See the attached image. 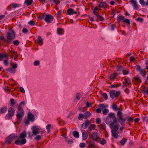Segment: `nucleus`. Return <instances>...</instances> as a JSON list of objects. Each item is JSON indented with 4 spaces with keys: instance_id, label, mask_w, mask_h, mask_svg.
<instances>
[{
    "instance_id": "f257e3e1",
    "label": "nucleus",
    "mask_w": 148,
    "mask_h": 148,
    "mask_svg": "<svg viewBox=\"0 0 148 148\" xmlns=\"http://www.w3.org/2000/svg\"><path fill=\"white\" fill-rule=\"evenodd\" d=\"M110 118H112L113 121V122L111 123L110 124V126L111 128V126L113 125L114 123H117V121L118 117H116L115 114L113 113H110L107 117L104 119L105 122L107 124H109L111 121Z\"/></svg>"
},
{
    "instance_id": "f03ea898",
    "label": "nucleus",
    "mask_w": 148,
    "mask_h": 148,
    "mask_svg": "<svg viewBox=\"0 0 148 148\" xmlns=\"http://www.w3.org/2000/svg\"><path fill=\"white\" fill-rule=\"evenodd\" d=\"M27 136L26 132L24 131L21 133L19 136L18 139L16 140L14 143L15 144L21 145L25 144L26 143V140L25 138Z\"/></svg>"
},
{
    "instance_id": "7ed1b4c3",
    "label": "nucleus",
    "mask_w": 148,
    "mask_h": 148,
    "mask_svg": "<svg viewBox=\"0 0 148 148\" xmlns=\"http://www.w3.org/2000/svg\"><path fill=\"white\" fill-rule=\"evenodd\" d=\"M117 116L118 117L117 123L119 122L123 126L120 128V130L122 131L125 128V121L126 119V118H123V113L121 111L117 112Z\"/></svg>"
},
{
    "instance_id": "20e7f679",
    "label": "nucleus",
    "mask_w": 148,
    "mask_h": 148,
    "mask_svg": "<svg viewBox=\"0 0 148 148\" xmlns=\"http://www.w3.org/2000/svg\"><path fill=\"white\" fill-rule=\"evenodd\" d=\"M7 39H6V44H9L12 42V41L15 38V34L13 30H11L8 32L6 34Z\"/></svg>"
},
{
    "instance_id": "39448f33",
    "label": "nucleus",
    "mask_w": 148,
    "mask_h": 148,
    "mask_svg": "<svg viewBox=\"0 0 148 148\" xmlns=\"http://www.w3.org/2000/svg\"><path fill=\"white\" fill-rule=\"evenodd\" d=\"M15 112L14 109L12 107L10 108L8 110L7 114L5 116L6 119L10 120L12 119V116L14 115Z\"/></svg>"
},
{
    "instance_id": "423d86ee",
    "label": "nucleus",
    "mask_w": 148,
    "mask_h": 148,
    "mask_svg": "<svg viewBox=\"0 0 148 148\" xmlns=\"http://www.w3.org/2000/svg\"><path fill=\"white\" fill-rule=\"evenodd\" d=\"M31 129L32 130V133L34 135H36L38 134L40 132H41L42 133H45L44 130H42L41 131H40V129L37 126L34 125L32 127Z\"/></svg>"
},
{
    "instance_id": "0eeeda50",
    "label": "nucleus",
    "mask_w": 148,
    "mask_h": 148,
    "mask_svg": "<svg viewBox=\"0 0 148 148\" xmlns=\"http://www.w3.org/2000/svg\"><path fill=\"white\" fill-rule=\"evenodd\" d=\"M110 97L112 99L114 97H118L120 95V92L119 91H116L115 90H112L109 92Z\"/></svg>"
},
{
    "instance_id": "6e6552de",
    "label": "nucleus",
    "mask_w": 148,
    "mask_h": 148,
    "mask_svg": "<svg viewBox=\"0 0 148 148\" xmlns=\"http://www.w3.org/2000/svg\"><path fill=\"white\" fill-rule=\"evenodd\" d=\"M15 135L14 134H12L8 136L5 139V142L8 145L11 144L12 141L15 138Z\"/></svg>"
},
{
    "instance_id": "1a4fd4ad",
    "label": "nucleus",
    "mask_w": 148,
    "mask_h": 148,
    "mask_svg": "<svg viewBox=\"0 0 148 148\" xmlns=\"http://www.w3.org/2000/svg\"><path fill=\"white\" fill-rule=\"evenodd\" d=\"M136 70L137 71L139 72L140 74L143 77H145V76L146 72L144 70V69H143L141 68L140 66L138 65H137L136 66Z\"/></svg>"
},
{
    "instance_id": "9d476101",
    "label": "nucleus",
    "mask_w": 148,
    "mask_h": 148,
    "mask_svg": "<svg viewBox=\"0 0 148 148\" xmlns=\"http://www.w3.org/2000/svg\"><path fill=\"white\" fill-rule=\"evenodd\" d=\"M25 112H16L17 122L18 123H20L22 120L23 117L24 115Z\"/></svg>"
},
{
    "instance_id": "9b49d317",
    "label": "nucleus",
    "mask_w": 148,
    "mask_h": 148,
    "mask_svg": "<svg viewBox=\"0 0 148 148\" xmlns=\"http://www.w3.org/2000/svg\"><path fill=\"white\" fill-rule=\"evenodd\" d=\"M131 84V81L129 77L125 78L124 81L123 82V85L122 86V88H123Z\"/></svg>"
},
{
    "instance_id": "f8f14e48",
    "label": "nucleus",
    "mask_w": 148,
    "mask_h": 148,
    "mask_svg": "<svg viewBox=\"0 0 148 148\" xmlns=\"http://www.w3.org/2000/svg\"><path fill=\"white\" fill-rule=\"evenodd\" d=\"M90 138L94 141H97L99 138L98 133L97 132H93L91 133Z\"/></svg>"
},
{
    "instance_id": "ddd939ff",
    "label": "nucleus",
    "mask_w": 148,
    "mask_h": 148,
    "mask_svg": "<svg viewBox=\"0 0 148 148\" xmlns=\"http://www.w3.org/2000/svg\"><path fill=\"white\" fill-rule=\"evenodd\" d=\"M53 18V16L48 14L46 15L45 21L47 23H49L51 22Z\"/></svg>"
},
{
    "instance_id": "4468645a",
    "label": "nucleus",
    "mask_w": 148,
    "mask_h": 148,
    "mask_svg": "<svg viewBox=\"0 0 148 148\" xmlns=\"http://www.w3.org/2000/svg\"><path fill=\"white\" fill-rule=\"evenodd\" d=\"M10 55L11 57H14V59L18 57L17 52L16 51H14V50H10Z\"/></svg>"
},
{
    "instance_id": "2eb2a0df",
    "label": "nucleus",
    "mask_w": 148,
    "mask_h": 148,
    "mask_svg": "<svg viewBox=\"0 0 148 148\" xmlns=\"http://www.w3.org/2000/svg\"><path fill=\"white\" fill-rule=\"evenodd\" d=\"M27 119L29 120L30 121H33L35 119V117L34 115L31 113H28L27 115Z\"/></svg>"
},
{
    "instance_id": "dca6fc26",
    "label": "nucleus",
    "mask_w": 148,
    "mask_h": 148,
    "mask_svg": "<svg viewBox=\"0 0 148 148\" xmlns=\"http://www.w3.org/2000/svg\"><path fill=\"white\" fill-rule=\"evenodd\" d=\"M96 127V125L95 124H91L88 127L87 131L88 132H91L95 130Z\"/></svg>"
},
{
    "instance_id": "f3484780",
    "label": "nucleus",
    "mask_w": 148,
    "mask_h": 148,
    "mask_svg": "<svg viewBox=\"0 0 148 148\" xmlns=\"http://www.w3.org/2000/svg\"><path fill=\"white\" fill-rule=\"evenodd\" d=\"M67 12L69 15H72L77 13V12H75L73 9L70 8L67 10Z\"/></svg>"
},
{
    "instance_id": "a211bd4d",
    "label": "nucleus",
    "mask_w": 148,
    "mask_h": 148,
    "mask_svg": "<svg viewBox=\"0 0 148 148\" xmlns=\"http://www.w3.org/2000/svg\"><path fill=\"white\" fill-rule=\"evenodd\" d=\"M99 6L103 8H106L107 5L106 2H103L100 3Z\"/></svg>"
},
{
    "instance_id": "6ab92c4d",
    "label": "nucleus",
    "mask_w": 148,
    "mask_h": 148,
    "mask_svg": "<svg viewBox=\"0 0 148 148\" xmlns=\"http://www.w3.org/2000/svg\"><path fill=\"white\" fill-rule=\"evenodd\" d=\"M118 75V73H114L112 74L110 77V79L111 80H112L116 78Z\"/></svg>"
},
{
    "instance_id": "aec40b11",
    "label": "nucleus",
    "mask_w": 148,
    "mask_h": 148,
    "mask_svg": "<svg viewBox=\"0 0 148 148\" xmlns=\"http://www.w3.org/2000/svg\"><path fill=\"white\" fill-rule=\"evenodd\" d=\"M82 139L83 140H86L88 137V134L86 131H84L82 133Z\"/></svg>"
},
{
    "instance_id": "412c9836",
    "label": "nucleus",
    "mask_w": 148,
    "mask_h": 148,
    "mask_svg": "<svg viewBox=\"0 0 148 148\" xmlns=\"http://www.w3.org/2000/svg\"><path fill=\"white\" fill-rule=\"evenodd\" d=\"M57 32L58 34L63 35L64 34V30L62 28H58L57 29Z\"/></svg>"
},
{
    "instance_id": "4be33fe9",
    "label": "nucleus",
    "mask_w": 148,
    "mask_h": 148,
    "mask_svg": "<svg viewBox=\"0 0 148 148\" xmlns=\"http://www.w3.org/2000/svg\"><path fill=\"white\" fill-rule=\"evenodd\" d=\"M6 70L9 72L11 73H14L16 71V70L12 68H8L6 69Z\"/></svg>"
},
{
    "instance_id": "5701e85b",
    "label": "nucleus",
    "mask_w": 148,
    "mask_h": 148,
    "mask_svg": "<svg viewBox=\"0 0 148 148\" xmlns=\"http://www.w3.org/2000/svg\"><path fill=\"white\" fill-rule=\"evenodd\" d=\"M38 43L40 45H42L43 44V40L41 37L39 36L38 38Z\"/></svg>"
},
{
    "instance_id": "b1692460",
    "label": "nucleus",
    "mask_w": 148,
    "mask_h": 148,
    "mask_svg": "<svg viewBox=\"0 0 148 148\" xmlns=\"http://www.w3.org/2000/svg\"><path fill=\"white\" fill-rule=\"evenodd\" d=\"M112 109L115 111H118V112L119 111H121V110H120V108H118L117 107V106L114 104H112Z\"/></svg>"
},
{
    "instance_id": "393cba45",
    "label": "nucleus",
    "mask_w": 148,
    "mask_h": 148,
    "mask_svg": "<svg viewBox=\"0 0 148 148\" xmlns=\"http://www.w3.org/2000/svg\"><path fill=\"white\" fill-rule=\"evenodd\" d=\"M85 119H87L91 115L90 113L88 111L86 112L84 114Z\"/></svg>"
},
{
    "instance_id": "a878e982",
    "label": "nucleus",
    "mask_w": 148,
    "mask_h": 148,
    "mask_svg": "<svg viewBox=\"0 0 148 148\" xmlns=\"http://www.w3.org/2000/svg\"><path fill=\"white\" fill-rule=\"evenodd\" d=\"M84 123V127L85 128H86L88 127L89 125H90L91 124V122L88 119H87L85 121Z\"/></svg>"
},
{
    "instance_id": "bb28decb",
    "label": "nucleus",
    "mask_w": 148,
    "mask_h": 148,
    "mask_svg": "<svg viewBox=\"0 0 148 148\" xmlns=\"http://www.w3.org/2000/svg\"><path fill=\"white\" fill-rule=\"evenodd\" d=\"M65 141L69 145H71L74 143V141L72 139L68 140L67 137H65Z\"/></svg>"
},
{
    "instance_id": "cd10ccee",
    "label": "nucleus",
    "mask_w": 148,
    "mask_h": 148,
    "mask_svg": "<svg viewBox=\"0 0 148 148\" xmlns=\"http://www.w3.org/2000/svg\"><path fill=\"white\" fill-rule=\"evenodd\" d=\"M90 148H95V145L93 141H90L89 143Z\"/></svg>"
},
{
    "instance_id": "c85d7f7f",
    "label": "nucleus",
    "mask_w": 148,
    "mask_h": 148,
    "mask_svg": "<svg viewBox=\"0 0 148 148\" xmlns=\"http://www.w3.org/2000/svg\"><path fill=\"white\" fill-rule=\"evenodd\" d=\"M73 135L75 138H78L79 137V132L77 131H75L73 132Z\"/></svg>"
},
{
    "instance_id": "c756f323",
    "label": "nucleus",
    "mask_w": 148,
    "mask_h": 148,
    "mask_svg": "<svg viewBox=\"0 0 148 148\" xmlns=\"http://www.w3.org/2000/svg\"><path fill=\"white\" fill-rule=\"evenodd\" d=\"M113 127V125L111 126V128H110L111 129H113V130H112L111 131L117 132L118 129V125L116 124L114 125V127Z\"/></svg>"
},
{
    "instance_id": "7c9ffc66",
    "label": "nucleus",
    "mask_w": 148,
    "mask_h": 148,
    "mask_svg": "<svg viewBox=\"0 0 148 148\" xmlns=\"http://www.w3.org/2000/svg\"><path fill=\"white\" fill-rule=\"evenodd\" d=\"M131 3L132 4L133 6L136 9H137V6L136 4V2L134 0H132L131 1Z\"/></svg>"
},
{
    "instance_id": "2f4dec72",
    "label": "nucleus",
    "mask_w": 148,
    "mask_h": 148,
    "mask_svg": "<svg viewBox=\"0 0 148 148\" xmlns=\"http://www.w3.org/2000/svg\"><path fill=\"white\" fill-rule=\"evenodd\" d=\"M99 9L97 7H95L94 8V10H93V13L96 16H97V15L98 14V12H99Z\"/></svg>"
},
{
    "instance_id": "473e14b6",
    "label": "nucleus",
    "mask_w": 148,
    "mask_h": 148,
    "mask_svg": "<svg viewBox=\"0 0 148 148\" xmlns=\"http://www.w3.org/2000/svg\"><path fill=\"white\" fill-rule=\"evenodd\" d=\"M17 109L18 110L16 112H25L23 109L21 107V106H18Z\"/></svg>"
},
{
    "instance_id": "72a5a7b5",
    "label": "nucleus",
    "mask_w": 148,
    "mask_h": 148,
    "mask_svg": "<svg viewBox=\"0 0 148 148\" xmlns=\"http://www.w3.org/2000/svg\"><path fill=\"white\" fill-rule=\"evenodd\" d=\"M46 15L45 14L40 13L38 18L40 19H42L45 18Z\"/></svg>"
},
{
    "instance_id": "f704fd0d",
    "label": "nucleus",
    "mask_w": 148,
    "mask_h": 148,
    "mask_svg": "<svg viewBox=\"0 0 148 148\" xmlns=\"http://www.w3.org/2000/svg\"><path fill=\"white\" fill-rule=\"evenodd\" d=\"M114 132L113 131H111L112 133V135L115 138H117L118 137V134L116 133L115 132Z\"/></svg>"
},
{
    "instance_id": "c9c22d12",
    "label": "nucleus",
    "mask_w": 148,
    "mask_h": 148,
    "mask_svg": "<svg viewBox=\"0 0 148 148\" xmlns=\"http://www.w3.org/2000/svg\"><path fill=\"white\" fill-rule=\"evenodd\" d=\"M108 105L105 106L104 104H100L98 105V107L101 108L102 109L108 107Z\"/></svg>"
},
{
    "instance_id": "e433bc0d",
    "label": "nucleus",
    "mask_w": 148,
    "mask_h": 148,
    "mask_svg": "<svg viewBox=\"0 0 148 148\" xmlns=\"http://www.w3.org/2000/svg\"><path fill=\"white\" fill-rule=\"evenodd\" d=\"M7 110V108L6 107H4L1 108L0 112L1 113H4Z\"/></svg>"
},
{
    "instance_id": "4c0bfd02",
    "label": "nucleus",
    "mask_w": 148,
    "mask_h": 148,
    "mask_svg": "<svg viewBox=\"0 0 148 148\" xmlns=\"http://www.w3.org/2000/svg\"><path fill=\"white\" fill-rule=\"evenodd\" d=\"M127 139L125 138H124L121 140L120 143L121 145H125V143L127 142Z\"/></svg>"
},
{
    "instance_id": "58836bf2",
    "label": "nucleus",
    "mask_w": 148,
    "mask_h": 148,
    "mask_svg": "<svg viewBox=\"0 0 148 148\" xmlns=\"http://www.w3.org/2000/svg\"><path fill=\"white\" fill-rule=\"evenodd\" d=\"M83 118L84 119V114L80 113L79 114L78 119L79 120H82Z\"/></svg>"
},
{
    "instance_id": "ea45409f",
    "label": "nucleus",
    "mask_w": 148,
    "mask_h": 148,
    "mask_svg": "<svg viewBox=\"0 0 148 148\" xmlns=\"http://www.w3.org/2000/svg\"><path fill=\"white\" fill-rule=\"evenodd\" d=\"M33 1L32 0H25V2L26 3L27 5L29 6L31 4Z\"/></svg>"
},
{
    "instance_id": "a19ab883",
    "label": "nucleus",
    "mask_w": 148,
    "mask_h": 148,
    "mask_svg": "<svg viewBox=\"0 0 148 148\" xmlns=\"http://www.w3.org/2000/svg\"><path fill=\"white\" fill-rule=\"evenodd\" d=\"M125 18L124 16H122L121 15H119L117 19V21H120L122 20H123Z\"/></svg>"
},
{
    "instance_id": "79ce46f5",
    "label": "nucleus",
    "mask_w": 148,
    "mask_h": 148,
    "mask_svg": "<svg viewBox=\"0 0 148 148\" xmlns=\"http://www.w3.org/2000/svg\"><path fill=\"white\" fill-rule=\"evenodd\" d=\"M51 126V125L50 124H48L46 126V127L47 130V133H49L50 132Z\"/></svg>"
},
{
    "instance_id": "37998d69",
    "label": "nucleus",
    "mask_w": 148,
    "mask_h": 148,
    "mask_svg": "<svg viewBox=\"0 0 148 148\" xmlns=\"http://www.w3.org/2000/svg\"><path fill=\"white\" fill-rule=\"evenodd\" d=\"M100 127L103 130H105L106 129V126L104 123L101 124L100 125Z\"/></svg>"
},
{
    "instance_id": "c03bdc74",
    "label": "nucleus",
    "mask_w": 148,
    "mask_h": 148,
    "mask_svg": "<svg viewBox=\"0 0 148 148\" xmlns=\"http://www.w3.org/2000/svg\"><path fill=\"white\" fill-rule=\"evenodd\" d=\"M126 119H127V123H129L130 122H131L132 121L133 118H132L130 116H128L127 118H126Z\"/></svg>"
},
{
    "instance_id": "a18cd8bd",
    "label": "nucleus",
    "mask_w": 148,
    "mask_h": 148,
    "mask_svg": "<svg viewBox=\"0 0 148 148\" xmlns=\"http://www.w3.org/2000/svg\"><path fill=\"white\" fill-rule=\"evenodd\" d=\"M134 79L137 82L140 83L141 82V79L140 78L138 77L137 76L136 77H134Z\"/></svg>"
},
{
    "instance_id": "49530a36",
    "label": "nucleus",
    "mask_w": 148,
    "mask_h": 148,
    "mask_svg": "<svg viewBox=\"0 0 148 148\" xmlns=\"http://www.w3.org/2000/svg\"><path fill=\"white\" fill-rule=\"evenodd\" d=\"M96 16L98 18L99 20L100 21H102L104 20L103 18L101 16H100L98 14Z\"/></svg>"
},
{
    "instance_id": "de8ad7c7",
    "label": "nucleus",
    "mask_w": 148,
    "mask_h": 148,
    "mask_svg": "<svg viewBox=\"0 0 148 148\" xmlns=\"http://www.w3.org/2000/svg\"><path fill=\"white\" fill-rule=\"evenodd\" d=\"M109 112V110L107 109H105L103 111V114L104 115H106Z\"/></svg>"
},
{
    "instance_id": "09e8293b",
    "label": "nucleus",
    "mask_w": 148,
    "mask_h": 148,
    "mask_svg": "<svg viewBox=\"0 0 148 148\" xmlns=\"http://www.w3.org/2000/svg\"><path fill=\"white\" fill-rule=\"evenodd\" d=\"M20 42L18 40H15L13 41V43L15 45L17 46L19 44Z\"/></svg>"
},
{
    "instance_id": "8fccbe9b",
    "label": "nucleus",
    "mask_w": 148,
    "mask_h": 148,
    "mask_svg": "<svg viewBox=\"0 0 148 148\" xmlns=\"http://www.w3.org/2000/svg\"><path fill=\"white\" fill-rule=\"evenodd\" d=\"M11 102V106H13L15 104V102H14V100L13 99H11L10 100Z\"/></svg>"
},
{
    "instance_id": "3c124183",
    "label": "nucleus",
    "mask_w": 148,
    "mask_h": 148,
    "mask_svg": "<svg viewBox=\"0 0 148 148\" xmlns=\"http://www.w3.org/2000/svg\"><path fill=\"white\" fill-rule=\"evenodd\" d=\"M81 97L79 94L78 93L76 95V99L78 100H79Z\"/></svg>"
},
{
    "instance_id": "603ef678",
    "label": "nucleus",
    "mask_w": 148,
    "mask_h": 148,
    "mask_svg": "<svg viewBox=\"0 0 148 148\" xmlns=\"http://www.w3.org/2000/svg\"><path fill=\"white\" fill-rule=\"evenodd\" d=\"M123 22H125L128 24H130V20L128 19H126L122 21Z\"/></svg>"
},
{
    "instance_id": "864d4df0",
    "label": "nucleus",
    "mask_w": 148,
    "mask_h": 148,
    "mask_svg": "<svg viewBox=\"0 0 148 148\" xmlns=\"http://www.w3.org/2000/svg\"><path fill=\"white\" fill-rule=\"evenodd\" d=\"M102 96L104 98L105 100H107L108 98V96L107 94L105 93H104L102 94Z\"/></svg>"
},
{
    "instance_id": "5fc2aeb1",
    "label": "nucleus",
    "mask_w": 148,
    "mask_h": 148,
    "mask_svg": "<svg viewBox=\"0 0 148 148\" xmlns=\"http://www.w3.org/2000/svg\"><path fill=\"white\" fill-rule=\"evenodd\" d=\"M10 6H12L13 8H15L16 7L18 6V5L17 4L12 3H11V4H10Z\"/></svg>"
},
{
    "instance_id": "6e6d98bb",
    "label": "nucleus",
    "mask_w": 148,
    "mask_h": 148,
    "mask_svg": "<svg viewBox=\"0 0 148 148\" xmlns=\"http://www.w3.org/2000/svg\"><path fill=\"white\" fill-rule=\"evenodd\" d=\"M100 143L102 145H103L106 143V141L104 139H103L100 142Z\"/></svg>"
},
{
    "instance_id": "4d7b16f0",
    "label": "nucleus",
    "mask_w": 148,
    "mask_h": 148,
    "mask_svg": "<svg viewBox=\"0 0 148 148\" xmlns=\"http://www.w3.org/2000/svg\"><path fill=\"white\" fill-rule=\"evenodd\" d=\"M119 86H120V85L118 84H112L111 85L110 87L113 88L114 87L117 88Z\"/></svg>"
},
{
    "instance_id": "13d9d810",
    "label": "nucleus",
    "mask_w": 148,
    "mask_h": 148,
    "mask_svg": "<svg viewBox=\"0 0 148 148\" xmlns=\"http://www.w3.org/2000/svg\"><path fill=\"white\" fill-rule=\"evenodd\" d=\"M86 146V144L85 143H81L79 145V147L81 148H84Z\"/></svg>"
},
{
    "instance_id": "bf43d9fd",
    "label": "nucleus",
    "mask_w": 148,
    "mask_h": 148,
    "mask_svg": "<svg viewBox=\"0 0 148 148\" xmlns=\"http://www.w3.org/2000/svg\"><path fill=\"white\" fill-rule=\"evenodd\" d=\"M53 2L56 5H57L60 3L59 0H52Z\"/></svg>"
},
{
    "instance_id": "052dcab7",
    "label": "nucleus",
    "mask_w": 148,
    "mask_h": 148,
    "mask_svg": "<svg viewBox=\"0 0 148 148\" xmlns=\"http://www.w3.org/2000/svg\"><path fill=\"white\" fill-rule=\"evenodd\" d=\"M18 66V65L17 64H15L14 63H13L12 64V68H13L14 69L16 68Z\"/></svg>"
},
{
    "instance_id": "680f3d73",
    "label": "nucleus",
    "mask_w": 148,
    "mask_h": 148,
    "mask_svg": "<svg viewBox=\"0 0 148 148\" xmlns=\"http://www.w3.org/2000/svg\"><path fill=\"white\" fill-rule=\"evenodd\" d=\"M29 25H35V22L33 21H30L28 23Z\"/></svg>"
},
{
    "instance_id": "e2e57ef3",
    "label": "nucleus",
    "mask_w": 148,
    "mask_h": 148,
    "mask_svg": "<svg viewBox=\"0 0 148 148\" xmlns=\"http://www.w3.org/2000/svg\"><path fill=\"white\" fill-rule=\"evenodd\" d=\"M136 20L137 21H139L140 22H142L143 21V19L141 18L138 17L136 18Z\"/></svg>"
},
{
    "instance_id": "0e129e2a",
    "label": "nucleus",
    "mask_w": 148,
    "mask_h": 148,
    "mask_svg": "<svg viewBox=\"0 0 148 148\" xmlns=\"http://www.w3.org/2000/svg\"><path fill=\"white\" fill-rule=\"evenodd\" d=\"M40 64V62L38 60H36L34 62V65L35 66L39 65Z\"/></svg>"
},
{
    "instance_id": "69168bd1",
    "label": "nucleus",
    "mask_w": 148,
    "mask_h": 148,
    "mask_svg": "<svg viewBox=\"0 0 148 148\" xmlns=\"http://www.w3.org/2000/svg\"><path fill=\"white\" fill-rule=\"evenodd\" d=\"M0 40H3V42L6 43V39L3 36H0Z\"/></svg>"
},
{
    "instance_id": "338daca9",
    "label": "nucleus",
    "mask_w": 148,
    "mask_h": 148,
    "mask_svg": "<svg viewBox=\"0 0 148 148\" xmlns=\"http://www.w3.org/2000/svg\"><path fill=\"white\" fill-rule=\"evenodd\" d=\"M96 123L97 124H99L101 122V120L100 118H97L96 119Z\"/></svg>"
},
{
    "instance_id": "774afa93",
    "label": "nucleus",
    "mask_w": 148,
    "mask_h": 148,
    "mask_svg": "<svg viewBox=\"0 0 148 148\" xmlns=\"http://www.w3.org/2000/svg\"><path fill=\"white\" fill-rule=\"evenodd\" d=\"M92 105V103L87 102L86 103V107L89 108L91 107Z\"/></svg>"
}]
</instances>
